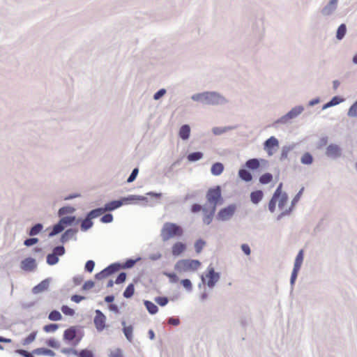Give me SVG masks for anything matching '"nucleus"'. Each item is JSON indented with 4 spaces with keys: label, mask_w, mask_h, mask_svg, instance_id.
Masks as SVG:
<instances>
[{
    "label": "nucleus",
    "mask_w": 357,
    "mask_h": 357,
    "mask_svg": "<svg viewBox=\"0 0 357 357\" xmlns=\"http://www.w3.org/2000/svg\"><path fill=\"white\" fill-rule=\"evenodd\" d=\"M183 229L181 227L175 223L166 222L163 225L161 229V238L163 241H167L176 236H181Z\"/></svg>",
    "instance_id": "1"
},
{
    "label": "nucleus",
    "mask_w": 357,
    "mask_h": 357,
    "mask_svg": "<svg viewBox=\"0 0 357 357\" xmlns=\"http://www.w3.org/2000/svg\"><path fill=\"white\" fill-rule=\"evenodd\" d=\"M142 200L147 201V198L140 195H130L127 197H123L121 200H114L105 204L103 209L105 212L114 211L121 207L123 204H126L130 201Z\"/></svg>",
    "instance_id": "2"
},
{
    "label": "nucleus",
    "mask_w": 357,
    "mask_h": 357,
    "mask_svg": "<svg viewBox=\"0 0 357 357\" xmlns=\"http://www.w3.org/2000/svg\"><path fill=\"white\" fill-rule=\"evenodd\" d=\"M192 98L204 104L214 105L218 102L220 96L214 92H204L193 95Z\"/></svg>",
    "instance_id": "3"
},
{
    "label": "nucleus",
    "mask_w": 357,
    "mask_h": 357,
    "mask_svg": "<svg viewBox=\"0 0 357 357\" xmlns=\"http://www.w3.org/2000/svg\"><path fill=\"white\" fill-rule=\"evenodd\" d=\"M200 264V261L196 259H182L177 261L174 268L178 272H185L197 270Z\"/></svg>",
    "instance_id": "4"
},
{
    "label": "nucleus",
    "mask_w": 357,
    "mask_h": 357,
    "mask_svg": "<svg viewBox=\"0 0 357 357\" xmlns=\"http://www.w3.org/2000/svg\"><path fill=\"white\" fill-rule=\"evenodd\" d=\"M205 278L207 279L206 284L210 288H213L215 284L219 281L220 278V274L218 272H215L214 268L210 264L207 268V273L204 275H202V280L205 281Z\"/></svg>",
    "instance_id": "5"
},
{
    "label": "nucleus",
    "mask_w": 357,
    "mask_h": 357,
    "mask_svg": "<svg viewBox=\"0 0 357 357\" xmlns=\"http://www.w3.org/2000/svg\"><path fill=\"white\" fill-rule=\"evenodd\" d=\"M220 196L221 192L219 186L216 187L214 189L209 190L206 195L208 204H206L205 206H208V207L215 206V208L220 198Z\"/></svg>",
    "instance_id": "6"
},
{
    "label": "nucleus",
    "mask_w": 357,
    "mask_h": 357,
    "mask_svg": "<svg viewBox=\"0 0 357 357\" xmlns=\"http://www.w3.org/2000/svg\"><path fill=\"white\" fill-rule=\"evenodd\" d=\"M264 149L269 155L275 154L279 149V142L278 139L275 137L268 138L264 142Z\"/></svg>",
    "instance_id": "7"
},
{
    "label": "nucleus",
    "mask_w": 357,
    "mask_h": 357,
    "mask_svg": "<svg viewBox=\"0 0 357 357\" xmlns=\"http://www.w3.org/2000/svg\"><path fill=\"white\" fill-rule=\"evenodd\" d=\"M303 111V107L301 106L294 107L287 114L282 116L278 120V123H287L290 120L296 118Z\"/></svg>",
    "instance_id": "8"
},
{
    "label": "nucleus",
    "mask_w": 357,
    "mask_h": 357,
    "mask_svg": "<svg viewBox=\"0 0 357 357\" xmlns=\"http://www.w3.org/2000/svg\"><path fill=\"white\" fill-rule=\"evenodd\" d=\"M236 206L234 204L229 205L220 211L218 214V219L221 221H227L231 218L236 211Z\"/></svg>",
    "instance_id": "9"
},
{
    "label": "nucleus",
    "mask_w": 357,
    "mask_h": 357,
    "mask_svg": "<svg viewBox=\"0 0 357 357\" xmlns=\"http://www.w3.org/2000/svg\"><path fill=\"white\" fill-rule=\"evenodd\" d=\"M282 183H280L275 192L273 193L269 203H268V210L271 213H274L276 208V203L278 199V197L283 195L284 192H282Z\"/></svg>",
    "instance_id": "10"
},
{
    "label": "nucleus",
    "mask_w": 357,
    "mask_h": 357,
    "mask_svg": "<svg viewBox=\"0 0 357 357\" xmlns=\"http://www.w3.org/2000/svg\"><path fill=\"white\" fill-rule=\"evenodd\" d=\"M106 317L103 313L99 310H96V317L94 318V324L98 331H102L105 328Z\"/></svg>",
    "instance_id": "11"
},
{
    "label": "nucleus",
    "mask_w": 357,
    "mask_h": 357,
    "mask_svg": "<svg viewBox=\"0 0 357 357\" xmlns=\"http://www.w3.org/2000/svg\"><path fill=\"white\" fill-rule=\"evenodd\" d=\"M37 266L36 260L33 258L28 257L21 261L20 267L25 271H33Z\"/></svg>",
    "instance_id": "12"
},
{
    "label": "nucleus",
    "mask_w": 357,
    "mask_h": 357,
    "mask_svg": "<svg viewBox=\"0 0 357 357\" xmlns=\"http://www.w3.org/2000/svg\"><path fill=\"white\" fill-rule=\"evenodd\" d=\"M202 211L204 213L203 222L204 224L208 225L212 221V218L215 211V206L208 207V206H204Z\"/></svg>",
    "instance_id": "13"
},
{
    "label": "nucleus",
    "mask_w": 357,
    "mask_h": 357,
    "mask_svg": "<svg viewBox=\"0 0 357 357\" xmlns=\"http://www.w3.org/2000/svg\"><path fill=\"white\" fill-rule=\"evenodd\" d=\"M77 232V229H67L61 237V242L64 243L71 239Z\"/></svg>",
    "instance_id": "14"
},
{
    "label": "nucleus",
    "mask_w": 357,
    "mask_h": 357,
    "mask_svg": "<svg viewBox=\"0 0 357 357\" xmlns=\"http://www.w3.org/2000/svg\"><path fill=\"white\" fill-rule=\"evenodd\" d=\"M49 284H50L49 280L45 279L43 281H42L40 283H39L38 285L35 286L33 288L32 291L33 294H36L43 292L48 288Z\"/></svg>",
    "instance_id": "15"
},
{
    "label": "nucleus",
    "mask_w": 357,
    "mask_h": 357,
    "mask_svg": "<svg viewBox=\"0 0 357 357\" xmlns=\"http://www.w3.org/2000/svg\"><path fill=\"white\" fill-rule=\"evenodd\" d=\"M80 220H76L75 216H62L60 219L61 223H63L64 227L66 226H71L77 223Z\"/></svg>",
    "instance_id": "16"
},
{
    "label": "nucleus",
    "mask_w": 357,
    "mask_h": 357,
    "mask_svg": "<svg viewBox=\"0 0 357 357\" xmlns=\"http://www.w3.org/2000/svg\"><path fill=\"white\" fill-rule=\"evenodd\" d=\"M238 176L241 178V180L245 182H250L252 179V176L251 173L244 167L241 168L239 169Z\"/></svg>",
    "instance_id": "17"
},
{
    "label": "nucleus",
    "mask_w": 357,
    "mask_h": 357,
    "mask_svg": "<svg viewBox=\"0 0 357 357\" xmlns=\"http://www.w3.org/2000/svg\"><path fill=\"white\" fill-rule=\"evenodd\" d=\"M190 134V128L188 125H183L181 127L178 132L179 137L183 139L186 140L189 138Z\"/></svg>",
    "instance_id": "18"
},
{
    "label": "nucleus",
    "mask_w": 357,
    "mask_h": 357,
    "mask_svg": "<svg viewBox=\"0 0 357 357\" xmlns=\"http://www.w3.org/2000/svg\"><path fill=\"white\" fill-rule=\"evenodd\" d=\"M185 250V245L181 242H177L172 247V254L174 256H178Z\"/></svg>",
    "instance_id": "19"
},
{
    "label": "nucleus",
    "mask_w": 357,
    "mask_h": 357,
    "mask_svg": "<svg viewBox=\"0 0 357 357\" xmlns=\"http://www.w3.org/2000/svg\"><path fill=\"white\" fill-rule=\"evenodd\" d=\"M263 196L264 195L261 190L252 192L250 194L251 202L255 204H257L262 199Z\"/></svg>",
    "instance_id": "20"
},
{
    "label": "nucleus",
    "mask_w": 357,
    "mask_h": 357,
    "mask_svg": "<svg viewBox=\"0 0 357 357\" xmlns=\"http://www.w3.org/2000/svg\"><path fill=\"white\" fill-rule=\"evenodd\" d=\"M76 211L75 208L70 206H66L60 208L58 211V215L59 217L64 216L67 214H72Z\"/></svg>",
    "instance_id": "21"
},
{
    "label": "nucleus",
    "mask_w": 357,
    "mask_h": 357,
    "mask_svg": "<svg viewBox=\"0 0 357 357\" xmlns=\"http://www.w3.org/2000/svg\"><path fill=\"white\" fill-rule=\"evenodd\" d=\"M288 201V195L286 192H284L283 195L278 197L277 202H278V208L280 210L287 209L286 205Z\"/></svg>",
    "instance_id": "22"
},
{
    "label": "nucleus",
    "mask_w": 357,
    "mask_h": 357,
    "mask_svg": "<svg viewBox=\"0 0 357 357\" xmlns=\"http://www.w3.org/2000/svg\"><path fill=\"white\" fill-rule=\"evenodd\" d=\"M33 354L36 355H45V356H55V353L49 349L46 348H38L33 351Z\"/></svg>",
    "instance_id": "23"
},
{
    "label": "nucleus",
    "mask_w": 357,
    "mask_h": 357,
    "mask_svg": "<svg viewBox=\"0 0 357 357\" xmlns=\"http://www.w3.org/2000/svg\"><path fill=\"white\" fill-rule=\"evenodd\" d=\"M260 165L259 161L257 158H252L250 160H248L245 162V167L248 169H250L251 170H255L257 169Z\"/></svg>",
    "instance_id": "24"
},
{
    "label": "nucleus",
    "mask_w": 357,
    "mask_h": 357,
    "mask_svg": "<svg viewBox=\"0 0 357 357\" xmlns=\"http://www.w3.org/2000/svg\"><path fill=\"white\" fill-rule=\"evenodd\" d=\"M93 222L92 220L86 215V218L82 221L81 222V230L83 231H86L90 228L93 227Z\"/></svg>",
    "instance_id": "25"
},
{
    "label": "nucleus",
    "mask_w": 357,
    "mask_h": 357,
    "mask_svg": "<svg viewBox=\"0 0 357 357\" xmlns=\"http://www.w3.org/2000/svg\"><path fill=\"white\" fill-rule=\"evenodd\" d=\"M144 304L150 314H155L157 313L158 307L155 304L149 301H144Z\"/></svg>",
    "instance_id": "26"
},
{
    "label": "nucleus",
    "mask_w": 357,
    "mask_h": 357,
    "mask_svg": "<svg viewBox=\"0 0 357 357\" xmlns=\"http://www.w3.org/2000/svg\"><path fill=\"white\" fill-rule=\"evenodd\" d=\"M104 213H105V210L101 207L91 211L86 215L92 220V219L100 216Z\"/></svg>",
    "instance_id": "27"
},
{
    "label": "nucleus",
    "mask_w": 357,
    "mask_h": 357,
    "mask_svg": "<svg viewBox=\"0 0 357 357\" xmlns=\"http://www.w3.org/2000/svg\"><path fill=\"white\" fill-rule=\"evenodd\" d=\"M76 336V330L71 327L64 331L63 337L67 340H73Z\"/></svg>",
    "instance_id": "28"
},
{
    "label": "nucleus",
    "mask_w": 357,
    "mask_h": 357,
    "mask_svg": "<svg viewBox=\"0 0 357 357\" xmlns=\"http://www.w3.org/2000/svg\"><path fill=\"white\" fill-rule=\"evenodd\" d=\"M64 229L65 227L63 223H61V221L59 220V222L53 227L52 230L50 233L49 236L52 237L61 232Z\"/></svg>",
    "instance_id": "29"
},
{
    "label": "nucleus",
    "mask_w": 357,
    "mask_h": 357,
    "mask_svg": "<svg viewBox=\"0 0 357 357\" xmlns=\"http://www.w3.org/2000/svg\"><path fill=\"white\" fill-rule=\"evenodd\" d=\"M223 169V165L220 162H216L211 167V173L215 176H218L222 172Z\"/></svg>",
    "instance_id": "30"
},
{
    "label": "nucleus",
    "mask_w": 357,
    "mask_h": 357,
    "mask_svg": "<svg viewBox=\"0 0 357 357\" xmlns=\"http://www.w3.org/2000/svg\"><path fill=\"white\" fill-rule=\"evenodd\" d=\"M43 229V225L40 223H37L33 225L29 231V235L31 236L38 234Z\"/></svg>",
    "instance_id": "31"
},
{
    "label": "nucleus",
    "mask_w": 357,
    "mask_h": 357,
    "mask_svg": "<svg viewBox=\"0 0 357 357\" xmlns=\"http://www.w3.org/2000/svg\"><path fill=\"white\" fill-rule=\"evenodd\" d=\"M337 0H331L329 4L322 10V13L329 15L335 9Z\"/></svg>",
    "instance_id": "32"
},
{
    "label": "nucleus",
    "mask_w": 357,
    "mask_h": 357,
    "mask_svg": "<svg viewBox=\"0 0 357 357\" xmlns=\"http://www.w3.org/2000/svg\"><path fill=\"white\" fill-rule=\"evenodd\" d=\"M346 26L344 24H342L337 29L336 37L338 40H341L344 38L346 33Z\"/></svg>",
    "instance_id": "33"
},
{
    "label": "nucleus",
    "mask_w": 357,
    "mask_h": 357,
    "mask_svg": "<svg viewBox=\"0 0 357 357\" xmlns=\"http://www.w3.org/2000/svg\"><path fill=\"white\" fill-rule=\"evenodd\" d=\"M59 262V257H57L53 252L48 254L47 256V263L49 265H55Z\"/></svg>",
    "instance_id": "34"
},
{
    "label": "nucleus",
    "mask_w": 357,
    "mask_h": 357,
    "mask_svg": "<svg viewBox=\"0 0 357 357\" xmlns=\"http://www.w3.org/2000/svg\"><path fill=\"white\" fill-rule=\"evenodd\" d=\"M135 292V287L132 284H130L123 292V296L129 298L132 296Z\"/></svg>",
    "instance_id": "35"
},
{
    "label": "nucleus",
    "mask_w": 357,
    "mask_h": 357,
    "mask_svg": "<svg viewBox=\"0 0 357 357\" xmlns=\"http://www.w3.org/2000/svg\"><path fill=\"white\" fill-rule=\"evenodd\" d=\"M132 331H133V328L131 326H128V327H124L123 328V333H124L126 339L129 342H131L132 340Z\"/></svg>",
    "instance_id": "36"
},
{
    "label": "nucleus",
    "mask_w": 357,
    "mask_h": 357,
    "mask_svg": "<svg viewBox=\"0 0 357 357\" xmlns=\"http://www.w3.org/2000/svg\"><path fill=\"white\" fill-rule=\"evenodd\" d=\"M273 179V176L270 173H266L260 176L259 182L262 184H267L270 183Z\"/></svg>",
    "instance_id": "37"
},
{
    "label": "nucleus",
    "mask_w": 357,
    "mask_h": 357,
    "mask_svg": "<svg viewBox=\"0 0 357 357\" xmlns=\"http://www.w3.org/2000/svg\"><path fill=\"white\" fill-rule=\"evenodd\" d=\"M120 268V264L117 263L112 264L108 267L105 268L108 273V275L116 272Z\"/></svg>",
    "instance_id": "38"
},
{
    "label": "nucleus",
    "mask_w": 357,
    "mask_h": 357,
    "mask_svg": "<svg viewBox=\"0 0 357 357\" xmlns=\"http://www.w3.org/2000/svg\"><path fill=\"white\" fill-rule=\"evenodd\" d=\"M48 318L52 321H59L61 319L62 316L59 311L53 310L49 314Z\"/></svg>",
    "instance_id": "39"
},
{
    "label": "nucleus",
    "mask_w": 357,
    "mask_h": 357,
    "mask_svg": "<svg viewBox=\"0 0 357 357\" xmlns=\"http://www.w3.org/2000/svg\"><path fill=\"white\" fill-rule=\"evenodd\" d=\"M342 101V98H340L337 96H335V97L333 98L330 102H328L324 106V109L327 108L328 107L336 105L340 103Z\"/></svg>",
    "instance_id": "40"
},
{
    "label": "nucleus",
    "mask_w": 357,
    "mask_h": 357,
    "mask_svg": "<svg viewBox=\"0 0 357 357\" xmlns=\"http://www.w3.org/2000/svg\"><path fill=\"white\" fill-rule=\"evenodd\" d=\"M57 257L65 254V248L63 245H58L53 249L52 252Z\"/></svg>",
    "instance_id": "41"
},
{
    "label": "nucleus",
    "mask_w": 357,
    "mask_h": 357,
    "mask_svg": "<svg viewBox=\"0 0 357 357\" xmlns=\"http://www.w3.org/2000/svg\"><path fill=\"white\" fill-rule=\"evenodd\" d=\"M348 116L351 117L357 116V101L355 102L349 108L348 111Z\"/></svg>",
    "instance_id": "42"
},
{
    "label": "nucleus",
    "mask_w": 357,
    "mask_h": 357,
    "mask_svg": "<svg viewBox=\"0 0 357 357\" xmlns=\"http://www.w3.org/2000/svg\"><path fill=\"white\" fill-rule=\"evenodd\" d=\"M59 328V326L56 324H50L45 325L43 330L47 333L54 332Z\"/></svg>",
    "instance_id": "43"
},
{
    "label": "nucleus",
    "mask_w": 357,
    "mask_h": 357,
    "mask_svg": "<svg viewBox=\"0 0 357 357\" xmlns=\"http://www.w3.org/2000/svg\"><path fill=\"white\" fill-rule=\"evenodd\" d=\"M155 302L160 306H165L168 303V298L165 296L155 297Z\"/></svg>",
    "instance_id": "44"
},
{
    "label": "nucleus",
    "mask_w": 357,
    "mask_h": 357,
    "mask_svg": "<svg viewBox=\"0 0 357 357\" xmlns=\"http://www.w3.org/2000/svg\"><path fill=\"white\" fill-rule=\"evenodd\" d=\"M36 332L31 333L28 337H26L23 340V344L24 345H27V344H31L36 339Z\"/></svg>",
    "instance_id": "45"
},
{
    "label": "nucleus",
    "mask_w": 357,
    "mask_h": 357,
    "mask_svg": "<svg viewBox=\"0 0 357 357\" xmlns=\"http://www.w3.org/2000/svg\"><path fill=\"white\" fill-rule=\"evenodd\" d=\"M181 284L188 291H191L192 289L191 281L188 279H183L181 281Z\"/></svg>",
    "instance_id": "46"
},
{
    "label": "nucleus",
    "mask_w": 357,
    "mask_h": 357,
    "mask_svg": "<svg viewBox=\"0 0 357 357\" xmlns=\"http://www.w3.org/2000/svg\"><path fill=\"white\" fill-rule=\"evenodd\" d=\"M303 190H304V188H302L300 190V191L296 195V196L294 197V199H292L291 206L289 207V208H291V210L293 209V208L296 205V204L299 201Z\"/></svg>",
    "instance_id": "47"
},
{
    "label": "nucleus",
    "mask_w": 357,
    "mask_h": 357,
    "mask_svg": "<svg viewBox=\"0 0 357 357\" xmlns=\"http://www.w3.org/2000/svg\"><path fill=\"white\" fill-rule=\"evenodd\" d=\"M205 245V241L202 239H199L196 241L195 244V250L197 253H199L203 249Z\"/></svg>",
    "instance_id": "48"
},
{
    "label": "nucleus",
    "mask_w": 357,
    "mask_h": 357,
    "mask_svg": "<svg viewBox=\"0 0 357 357\" xmlns=\"http://www.w3.org/2000/svg\"><path fill=\"white\" fill-rule=\"evenodd\" d=\"M138 173H139V169L137 167L133 169L130 175L129 176V177L127 179V182L128 183L133 182L135 180L136 177L137 176Z\"/></svg>",
    "instance_id": "49"
},
{
    "label": "nucleus",
    "mask_w": 357,
    "mask_h": 357,
    "mask_svg": "<svg viewBox=\"0 0 357 357\" xmlns=\"http://www.w3.org/2000/svg\"><path fill=\"white\" fill-rule=\"evenodd\" d=\"M61 311L66 315L73 316L75 314L74 310L67 305H63L61 307Z\"/></svg>",
    "instance_id": "50"
},
{
    "label": "nucleus",
    "mask_w": 357,
    "mask_h": 357,
    "mask_svg": "<svg viewBox=\"0 0 357 357\" xmlns=\"http://www.w3.org/2000/svg\"><path fill=\"white\" fill-rule=\"evenodd\" d=\"M38 241L39 240L37 238H27L24 241V245L27 247H29V246L36 244L38 242Z\"/></svg>",
    "instance_id": "51"
},
{
    "label": "nucleus",
    "mask_w": 357,
    "mask_h": 357,
    "mask_svg": "<svg viewBox=\"0 0 357 357\" xmlns=\"http://www.w3.org/2000/svg\"><path fill=\"white\" fill-rule=\"evenodd\" d=\"M112 220H113V215L111 213L105 214L100 219V221L104 223H109V222H112Z\"/></svg>",
    "instance_id": "52"
},
{
    "label": "nucleus",
    "mask_w": 357,
    "mask_h": 357,
    "mask_svg": "<svg viewBox=\"0 0 357 357\" xmlns=\"http://www.w3.org/2000/svg\"><path fill=\"white\" fill-rule=\"evenodd\" d=\"M95 266V262L92 260H89L85 264V269L88 272H92Z\"/></svg>",
    "instance_id": "53"
},
{
    "label": "nucleus",
    "mask_w": 357,
    "mask_h": 357,
    "mask_svg": "<svg viewBox=\"0 0 357 357\" xmlns=\"http://www.w3.org/2000/svg\"><path fill=\"white\" fill-rule=\"evenodd\" d=\"M164 274L169 278L171 282L175 283L178 280V278L174 273H165Z\"/></svg>",
    "instance_id": "54"
},
{
    "label": "nucleus",
    "mask_w": 357,
    "mask_h": 357,
    "mask_svg": "<svg viewBox=\"0 0 357 357\" xmlns=\"http://www.w3.org/2000/svg\"><path fill=\"white\" fill-rule=\"evenodd\" d=\"M79 357H93V353L87 349L82 350L79 354Z\"/></svg>",
    "instance_id": "55"
},
{
    "label": "nucleus",
    "mask_w": 357,
    "mask_h": 357,
    "mask_svg": "<svg viewBox=\"0 0 357 357\" xmlns=\"http://www.w3.org/2000/svg\"><path fill=\"white\" fill-rule=\"evenodd\" d=\"M126 279V274L124 272H121L116 278L115 282L120 284L123 282Z\"/></svg>",
    "instance_id": "56"
},
{
    "label": "nucleus",
    "mask_w": 357,
    "mask_h": 357,
    "mask_svg": "<svg viewBox=\"0 0 357 357\" xmlns=\"http://www.w3.org/2000/svg\"><path fill=\"white\" fill-rule=\"evenodd\" d=\"M141 259L140 257L137 258V259H128L126 262L125 266L126 268H132L137 261H139Z\"/></svg>",
    "instance_id": "57"
},
{
    "label": "nucleus",
    "mask_w": 357,
    "mask_h": 357,
    "mask_svg": "<svg viewBox=\"0 0 357 357\" xmlns=\"http://www.w3.org/2000/svg\"><path fill=\"white\" fill-rule=\"evenodd\" d=\"M109 357H123L122 351L119 349L111 351Z\"/></svg>",
    "instance_id": "58"
},
{
    "label": "nucleus",
    "mask_w": 357,
    "mask_h": 357,
    "mask_svg": "<svg viewBox=\"0 0 357 357\" xmlns=\"http://www.w3.org/2000/svg\"><path fill=\"white\" fill-rule=\"evenodd\" d=\"M162 257V255L160 252H155V253H151L149 255V259L152 260V261H156V260H158L161 258Z\"/></svg>",
    "instance_id": "59"
},
{
    "label": "nucleus",
    "mask_w": 357,
    "mask_h": 357,
    "mask_svg": "<svg viewBox=\"0 0 357 357\" xmlns=\"http://www.w3.org/2000/svg\"><path fill=\"white\" fill-rule=\"evenodd\" d=\"M281 211H282V213L280 215H278L277 217L278 220H280L284 216L289 214L292 210H291V208H289L288 209L281 210Z\"/></svg>",
    "instance_id": "60"
},
{
    "label": "nucleus",
    "mask_w": 357,
    "mask_h": 357,
    "mask_svg": "<svg viewBox=\"0 0 357 357\" xmlns=\"http://www.w3.org/2000/svg\"><path fill=\"white\" fill-rule=\"evenodd\" d=\"M241 250L246 255H250V253H251V250H250V246L248 245V244H242L241 246Z\"/></svg>",
    "instance_id": "61"
},
{
    "label": "nucleus",
    "mask_w": 357,
    "mask_h": 357,
    "mask_svg": "<svg viewBox=\"0 0 357 357\" xmlns=\"http://www.w3.org/2000/svg\"><path fill=\"white\" fill-rule=\"evenodd\" d=\"M94 287V282L93 281L89 280L86 282L82 286V289L84 290H89Z\"/></svg>",
    "instance_id": "62"
},
{
    "label": "nucleus",
    "mask_w": 357,
    "mask_h": 357,
    "mask_svg": "<svg viewBox=\"0 0 357 357\" xmlns=\"http://www.w3.org/2000/svg\"><path fill=\"white\" fill-rule=\"evenodd\" d=\"M166 93V90L164 89H160L158 92H156L155 94H154V99L155 100H158L160 99L162 96H163Z\"/></svg>",
    "instance_id": "63"
},
{
    "label": "nucleus",
    "mask_w": 357,
    "mask_h": 357,
    "mask_svg": "<svg viewBox=\"0 0 357 357\" xmlns=\"http://www.w3.org/2000/svg\"><path fill=\"white\" fill-rule=\"evenodd\" d=\"M109 276L108 275V273L106 271L105 269L102 270L101 272L97 273L96 275V278L98 279V280H101L102 278H105L106 277Z\"/></svg>",
    "instance_id": "64"
}]
</instances>
